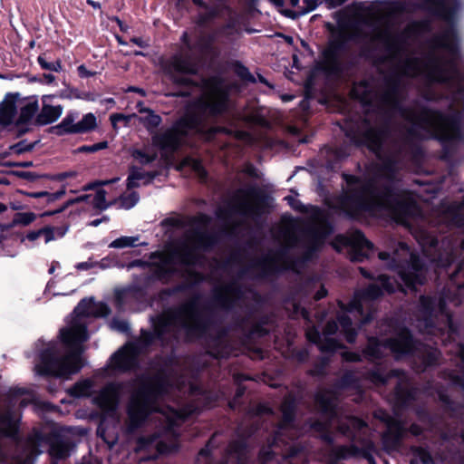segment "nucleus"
I'll return each mask as SVG.
<instances>
[{
    "mask_svg": "<svg viewBox=\"0 0 464 464\" xmlns=\"http://www.w3.org/2000/svg\"><path fill=\"white\" fill-rule=\"evenodd\" d=\"M132 43H134L135 44L140 46V47H146L148 46L149 44L144 42L141 38H136V37H133L131 38L130 40Z\"/></svg>",
    "mask_w": 464,
    "mask_h": 464,
    "instance_id": "obj_58",
    "label": "nucleus"
},
{
    "mask_svg": "<svg viewBox=\"0 0 464 464\" xmlns=\"http://www.w3.org/2000/svg\"><path fill=\"white\" fill-rule=\"evenodd\" d=\"M185 169H190L198 177L204 179L206 177V171L200 161L190 157H187L181 160L177 166V169L179 171Z\"/></svg>",
    "mask_w": 464,
    "mask_h": 464,
    "instance_id": "obj_33",
    "label": "nucleus"
},
{
    "mask_svg": "<svg viewBox=\"0 0 464 464\" xmlns=\"http://www.w3.org/2000/svg\"><path fill=\"white\" fill-rule=\"evenodd\" d=\"M111 328L121 333L127 332L129 330V324L126 321L114 319L111 322Z\"/></svg>",
    "mask_w": 464,
    "mask_h": 464,
    "instance_id": "obj_48",
    "label": "nucleus"
},
{
    "mask_svg": "<svg viewBox=\"0 0 464 464\" xmlns=\"http://www.w3.org/2000/svg\"><path fill=\"white\" fill-rule=\"evenodd\" d=\"M72 450V445L60 438L53 439L49 443V452L53 459V464L66 458Z\"/></svg>",
    "mask_w": 464,
    "mask_h": 464,
    "instance_id": "obj_31",
    "label": "nucleus"
},
{
    "mask_svg": "<svg viewBox=\"0 0 464 464\" xmlns=\"http://www.w3.org/2000/svg\"><path fill=\"white\" fill-rule=\"evenodd\" d=\"M106 191L102 188H99L96 190L93 196L86 195L83 197L77 198L74 201L80 202L84 200H89L93 208L101 210L106 209L110 204L106 201Z\"/></svg>",
    "mask_w": 464,
    "mask_h": 464,
    "instance_id": "obj_32",
    "label": "nucleus"
},
{
    "mask_svg": "<svg viewBox=\"0 0 464 464\" xmlns=\"http://www.w3.org/2000/svg\"><path fill=\"white\" fill-rule=\"evenodd\" d=\"M343 178L346 190L335 207L347 216L357 217L362 212L374 216L385 213L400 222H405L408 217L420 212L417 204L409 197L399 198L390 190L380 193L372 181L350 175H343Z\"/></svg>",
    "mask_w": 464,
    "mask_h": 464,
    "instance_id": "obj_4",
    "label": "nucleus"
},
{
    "mask_svg": "<svg viewBox=\"0 0 464 464\" xmlns=\"http://www.w3.org/2000/svg\"><path fill=\"white\" fill-rule=\"evenodd\" d=\"M389 267L398 272L400 279L408 288H415L425 280L427 268L419 256L405 243H399L391 257Z\"/></svg>",
    "mask_w": 464,
    "mask_h": 464,
    "instance_id": "obj_11",
    "label": "nucleus"
},
{
    "mask_svg": "<svg viewBox=\"0 0 464 464\" xmlns=\"http://www.w3.org/2000/svg\"><path fill=\"white\" fill-rule=\"evenodd\" d=\"M358 454V450L353 447L342 446L332 450L331 464H334V460L344 459L355 457Z\"/></svg>",
    "mask_w": 464,
    "mask_h": 464,
    "instance_id": "obj_35",
    "label": "nucleus"
},
{
    "mask_svg": "<svg viewBox=\"0 0 464 464\" xmlns=\"http://www.w3.org/2000/svg\"><path fill=\"white\" fill-rule=\"evenodd\" d=\"M270 411H271V410L265 405H260L257 409L258 414H263V413H266V412H270Z\"/></svg>",
    "mask_w": 464,
    "mask_h": 464,
    "instance_id": "obj_62",
    "label": "nucleus"
},
{
    "mask_svg": "<svg viewBox=\"0 0 464 464\" xmlns=\"http://www.w3.org/2000/svg\"><path fill=\"white\" fill-rule=\"evenodd\" d=\"M379 283L381 286L375 283L372 284L365 290L357 292L346 307L342 305L343 314L338 316V323L334 321L329 322L323 334H320L314 327L308 328L306 331L307 339L316 343L322 352H334L341 348V344L332 337V335L337 332L339 328L338 324H340L341 334L344 335L347 342L353 343L357 333L355 329L352 327L350 317L345 314H358L362 316L363 310L371 307L372 302L382 295L383 291L392 293L397 288L401 287L400 283L391 280L385 276H379Z\"/></svg>",
    "mask_w": 464,
    "mask_h": 464,
    "instance_id": "obj_6",
    "label": "nucleus"
},
{
    "mask_svg": "<svg viewBox=\"0 0 464 464\" xmlns=\"http://www.w3.org/2000/svg\"><path fill=\"white\" fill-rule=\"evenodd\" d=\"M346 135L358 145H365L378 157L381 154V147L386 138L387 130L383 126L372 127L368 121H363L356 130H349Z\"/></svg>",
    "mask_w": 464,
    "mask_h": 464,
    "instance_id": "obj_16",
    "label": "nucleus"
},
{
    "mask_svg": "<svg viewBox=\"0 0 464 464\" xmlns=\"http://www.w3.org/2000/svg\"><path fill=\"white\" fill-rule=\"evenodd\" d=\"M78 117L77 111H69L56 126L58 132L61 134H80L90 132L97 128V118L93 113H86L80 121H77Z\"/></svg>",
    "mask_w": 464,
    "mask_h": 464,
    "instance_id": "obj_20",
    "label": "nucleus"
},
{
    "mask_svg": "<svg viewBox=\"0 0 464 464\" xmlns=\"http://www.w3.org/2000/svg\"><path fill=\"white\" fill-rule=\"evenodd\" d=\"M389 349L397 358H401L408 354H412L420 359L425 365H431L436 362L440 356V352L426 344L414 346L408 330H401L394 337L387 343H382L376 338L369 339L368 346L364 351V355L371 361L380 358L383 351Z\"/></svg>",
    "mask_w": 464,
    "mask_h": 464,
    "instance_id": "obj_10",
    "label": "nucleus"
},
{
    "mask_svg": "<svg viewBox=\"0 0 464 464\" xmlns=\"http://www.w3.org/2000/svg\"><path fill=\"white\" fill-rule=\"evenodd\" d=\"M54 95H44L42 97V110L36 117L39 124L45 125L56 121L63 113V108L61 105H52L51 100Z\"/></svg>",
    "mask_w": 464,
    "mask_h": 464,
    "instance_id": "obj_25",
    "label": "nucleus"
},
{
    "mask_svg": "<svg viewBox=\"0 0 464 464\" xmlns=\"http://www.w3.org/2000/svg\"><path fill=\"white\" fill-rule=\"evenodd\" d=\"M371 381L375 384H384L387 382V379L382 376L379 372H373L370 374Z\"/></svg>",
    "mask_w": 464,
    "mask_h": 464,
    "instance_id": "obj_50",
    "label": "nucleus"
},
{
    "mask_svg": "<svg viewBox=\"0 0 464 464\" xmlns=\"http://www.w3.org/2000/svg\"><path fill=\"white\" fill-rule=\"evenodd\" d=\"M64 194L65 190L61 189L54 193H50L48 191L27 192L26 196L34 198H42L45 204H49L61 198Z\"/></svg>",
    "mask_w": 464,
    "mask_h": 464,
    "instance_id": "obj_37",
    "label": "nucleus"
},
{
    "mask_svg": "<svg viewBox=\"0 0 464 464\" xmlns=\"http://www.w3.org/2000/svg\"><path fill=\"white\" fill-rule=\"evenodd\" d=\"M417 241L422 248L423 255L430 258L436 268H444L454 259L455 248L450 241L443 242L441 248H437V240L426 231H420L415 235Z\"/></svg>",
    "mask_w": 464,
    "mask_h": 464,
    "instance_id": "obj_14",
    "label": "nucleus"
},
{
    "mask_svg": "<svg viewBox=\"0 0 464 464\" xmlns=\"http://www.w3.org/2000/svg\"><path fill=\"white\" fill-rule=\"evenodd\" d=\"M352 95L363 103L372 102V96L369 92L368 86L363 82L353 85L352 89Z\"/></svg>",
    "mask_w": 464,
    "mask_h": 464,
    "instance_id": "obj_38",
    "label": "nucleus"
},
{
    "mask_svg": "<svg viewBox=\"0 0 464 464\" xmlns=\"http://www.w3.org/2000/svg\"><path fill=\"white\" fill-rule=\"evenodd\" d=\"M78 73L81 77H90L92 76L94 73L88 71L87 68L84 65H80L77 68Z\"/></svg>",
    "mask_w": 464,
    "mask_h": 464,
    "instance_id": "obj_55",
    "label": "nucleus"
},
{
    "mask_svg": "<svg viewBox=\"0 0 464 464\" xmlns=\"http://www.w3.org/2000/svg\"><path fill=\"white\" fill-rule=\"evenodd\" d=\"M212 245V239L206 233L188 234L184 241L171 251L157 253L151 256L150 271L158 278H165L178 270V266L201 265V255Z\"/></svg>",
    "mask_w": 464,
    "mask_h": 464,
    "instance_id": "obj_8",
    "label": "nucleus"
},
{
    "mask_svg": "<svg viewBox=\"0 0 464 464\" xmlns=\"http://www.w3.org/2000/svg\"><path fill=\"white\" fill-rule=\"evenodd\" d=\"M93 382L86 379L75 383L69 389V393L76 398L88 397L92 393Z\"/></svg>",
    "mask_w": 464,
    "mask_h": 464,
    "instance_id": "obj_34",
    "label": "nucleus"
},
{
    "mask_svg": "<svg viewBox=\"0 0 464 464\" xmlns=\"http://www.w3.org/2000/svg\"><path fill=\"white\" fill-rule=\"evenodd\" d=\"M365 429L366 424L362 420L354 417H347L338 424L339 431L351 437L353 440H360V433L364 432Z\"/></svg>",
    "mask_w": 464,
    "mask_h": 464,
    "instance_id": "obj_29",
    "label": "nucleus"
},
{
    "mask_svg": "<svg viewBox=\"0 0 464 464\" xmlns=\"http://www.w3.org/2000/svg\"><path fill=\"white\" fill-rule=\"evenodd\" d=\"M139 237H121L113 240L109 246L112 248H124L136 246Z\"/></svg>",
    "mask_w": 464,
    "mask_h": 464,
    "instance_id": "obj_40",
    "label": "nucleus"
},
{
    "mask_svg": "<svg viewBox=\"0 0 464 464\" xmlns=\"http://www.w3.org/2000/svg\"><path fill=\"white\" fill-rule=\"evenodd\" d=\"M334 248L338 251L341 247L350 248L351 259L361 262L368 257L372 251V245L360 231H353L349 236H338L334 243Z\"/></svg>",
    "mask_w": 464,
    "mask_h": 464,
    "instance_id": "obj_19",
    "label": "nucleus"
},
{
    "mask_svg": "<svg viewBox=\"0 0 464 464\" xmlns=\"http://www.w3.org/2000/svg\"><path fill=\"white\" fill-rule=\"evenodd\" d=\"M128 410V430L133 431L147 419L159 422L162 427L160 434L157 436L140 438L137 450L150 447L155 448L160 453L175 450L178 447V433L175 427L198 411L200 406L198 404L183 405L179 401H176L174 393L179 392L185 394L188 392L193 397L199 395L204 399H207L208 395L191 382L186 385L183 380L172 386L162 378H141L138 380Z\"/></svg>",
    "mask_w": 464,
    "mask_h": 464,
    "instance_id": "obj_1",
    "label": "nucleus"
},
{
    "mask_svg": "<svg viewBox=\"0 0 464 464\" xmlns=\"http://www.w3.org/2000/svg\"><path fill=\"white\" fill-rule=\"evenodd\" d=\"M208 3L212 7L199 15L198 23L200 24H206L215 17H227V24L223 28L225 35H240L242 31L248 34L256 32V30L248 28L245 24L244 16L232 11L224 0H208Z\"/></svg>",
    "mask_w": 464,
    "mask_h": 464,
    "instance_id": "obj_12",
    "label": "nucleus"
},
{
    "mask_svg": "<svg viewBox=\"0 0 464 464\" xmlns=\"http://www.w3.org/2000/svg\"><path fill=\"white\" fill-rule=\"evenodd\" d=\"M37 61H38V63L40 64V66L44 70H49V71H53V72H61L63 69L62 63L59 60L50 63V62H47L46 59L41 55L38 57Z\"/></svg>",
    "mask_w": 464,
    "mask_h": 464,
    "instance_id": "obj_44",
    "label": "nucleus"
},
{
    "mask_svg": "<svg viewBox=\"0 0 464 464\" xmlns=\"http://www.w3.org/2000/svg\"><path fill=\"white\" fill-rule=\"evenodd\" d=\"M38 110V102L33 99H23L16 93V112L19 114L16 118V124L22 125L28 123Z\"/></svg>",
    "mask_w": 464,
    "mask_h": 464,
    "instance_id": "obj_26",
    "label": "nucleus"
},
{
    "mask_svg": "<svg viewBox=\"0 0 464 464\" xmlns=\"http://www.w3.org/2000/svg\"><path fill=\"white\" fill-rule=\"evenodd\" d=\"M16 94H7L0 103V126L6 127L16 124Z\"/></svg>",
    "mask_w": 464,
    "mask_h": 464,
    "instance_id": "obj_27",
    "label": "nucleus"
},
{
    "mask_svg": "<svg viewBox=\"0 0 464 464\" xmlns=\"http://www.w3.org/2000/svg\"><path fill=\"white\" fill-rule=\"evenodd\" d=\"M19 415L12 410L0 414V435L14 437L18 429Z\"/></svg>",
    "mask_w": 464,
    "mask_h": 464,
    "instance_id": "obj_30",
    "label": "nucleus"
},
{
    "mask_svg": "<svg viewBox=\"0 0 464 464\" xmlns=\"http://www.w3.org/2000/svg\"><path fill=\"white\" fill-rule=\"evenodd\" d=\"M295 209L309 212L311 220L307 229L299 231L297 221L284 217L278 233V239L285 246H302L306 248L305 258L312 256V252L317 250L324 242L329 234V227L325 220L324 213L318 208L303 206L292 196L285 198Z\"/></svg>",
    "mask_w": 464,
    "mask_h": 464,
    "instance_id": "obj_7",
    "label": "nucleus"
},
{
    "mask_svg": "<svg viewBox=\"0 0 464 464\" xmlns=\"http://www.w3.org/2000/svg\"><path fill=\"white\" fill-rule=\"evenodd\" d=\"M66 233V229L62 227H44L38 230H33L28 232L23 238L22 242H29V246H33L36 244L37 240L44 238L45 244L55 240L56 238L63 237Z\"/></svg>",
    "mask_w": 464,
    "mask_h": 464,
    "instance_id": "obj_23",
    "label": "nucleus"
},
{
    "mask_svg": "<svg viewBox=\"0 0 464 464\" xmlns=\"http://www.w3.org/2000/svg\"><path fill=\"white\" fill-rule=\"evenodd\" d=\"M139 198V195L136 192H131L128 195L121 196L119 201L121 208L130 209L138 203Z\"/></svg>",
    "mask_w": 464,
    "mask_h": 464,
    "instance_id": "obj_43",
    "label": "nucleus"
},
{
    "mask_svg": "<svg viewBox=\"0 0 464 464\" xmlns=\"http://www.w3.org/2000/svg\"><path fill=\"white\" fill-rule=\"evenodd\" d=\"M294 401L290 399H285L281 406L283 419L274 439L275 447H279L280 443L288 444L287 440L292 442L289 445L288 452L285 454L287 458L296 456L301 450L300 446L294 442L295 437L298 436V430L294 424Z\"/></svg>",
    "mask_w": 464,
    "mask_h": 464,
    "instance_id": "obj_15",
    "label": "nucleus"
},
{
    "mask_svg": "<svg viewBox=\"0 0 464 464\" xmlns=\"http://www.w3.org/2000/svg\"><path fill=\"white\" fill-rule=\"evenodd\" d=\"M155 334L160 338L170 333L178 337L184 332L188 338L193 339L203 336L208 330V325L202 318L197 299H191L177 310H167L153 323Z\"/></svg>",
    "mask_w": 464,
    "mask_h": 464,
    "instance_id": "obj_9",
    "label": "nucleus"
},
{
    "mask_svg": "<svg viewBox=\"0 0 464 464\" xmlns=\"http://www.w3.org/2000/svg\"><path fill=\"white\" fill-rule=\"evenodd\" d=\"M456 352L459 354L460 360L464 361V347L459 343L456 344Z\"/></svg>",
    "mask_w": 464,
    "mask_h": 464,
    "instance_id": "obj_60",
    "label": "nucleus"
},
{
    "mask_svg": "<svg viewBox=\"0 0 464 464\" xmlns=\"http://www.w3.org/2000/svg\"><path fill=\"white\" fill-rule=\"evenodd\" d=\"M200 97L188 108L186 115L173 128L152 137L153 145L165 152L174 151L184 135L198 134L205 140H211L224 128H208L204 121L210 116L222 113L228 108L226 83L218 78L203 81L199 88Z\"/></svg>",
    "mask_w": 464,
    "mask_h": 464,
    "instance_id": "obj_3",
    "label": "nucleus"
},
{
    "mask_svg": "<svg viewBox=\"0 0 464 464\" xmlns=\"http://www.w3.org/2000/svg\"><path fill=\"white\" fill-rule=\"evenodd\" d=\"M137 354V346L134 343H128L111 356L110 367L122 372L130 370L136 364Z\"/></svg>",
    "mask_w": 464,
    "mask_h": 464,
    "instance_id": "obj_22",
    "label": "nucleus"
},
{
    "mask_svg": "<svg viewBox=\"0 0 464 464\" xmlns=\"http://www.w3.org/2000/svg\"><path fill=\"white\" fill-rule=\"evenodd\" d=\"M140 111L145 113V115L140 117V120L149 130H154L161 123L160 116L155 114L152 111L144 109Z\"/></svg>",
    "mask_w": 464,
    "mask_h": 464,
    "instance_id": "obj_36",
    "label": "nucleus"
},
{
    "mask_svg": "<svg viewBox=\"0 0 464 464\" xmlns=\"http://www.w3.org/2000/svg\"><path fill=\"white\" fill-rule=\"evenodd\" d=\"M232 210L244 217H256L261 213L262 203L253 188L239 189L231 202Z\"/></svg>",
    "mask_w": 464,
    "mask_h": 464,
    "instance_id": "obj_21",
    "label": "nucleus"
},
{
    "mask_svg": "<svg viewBox=\"0 0 464 464\" xmlns=\"http://www.w3.org/2000/svg\"><path fill=\"white\" fill-rule=\"evenodd\" d=\"M233 286H227L219 293L218 303L226 308L233 305L235 294Z\"/></svg>",
    "mask_w": 464,
    "mask_h": 464,
    "instance_id": "obj_39",
    "label": "nucleus"
},
{
    "mask_svg": "<svg viewBox=\"0 0 464 464\" xmlns=\"http://www.w3.org/2000/svg\"><path fill=\"white\" fill-rule=\"evenodd\" d=\"M403 9L411 11L415 7L428 9L434 15L450 23L460 8L459 0H405Z\"/></svg>",
    "mask_w": 464,
    "mask_h": 464,
    "instance_id": "obj_17",
    "label": "nucleus"
},
{
    "mask_svg": "<svg viewBox=\"0 0 464 464\" xmlns=\"http://www.w3.org/2000/svg\"><path fill=\"white\" fill-rule=\"evenodd\" d=\"M315 404L318 410L322 411L328 421L321 422L317 421L312 425V428L316 431L325 432L324 439L327 441H331V437L326 432L332 429L333 425L336 422V394L334 392L330 390H323L318 392L315 396Z\"/></svg>",
    "mask_w": 464,
    "mask_h": 464,
    "instance_id": "obj_18",
    "label": "nucleus"
},
{
    "mask_svg": "<svg viewBox=\"0 0 464 464\" xmlns=\"http://www.w3.org/2000/svg\"><path fill=\"white\" fill-rule=\"evenodd\" d=\"M110 119H111V121L113 127H115L119 121H128V117L123 114H112V115H111Z\"/></svg>",
    "mask_w": 464,
    "mask_h": 464,
    "instance_id": "obj_53",
    "label": "nucleus"
},
{
    "mask_svg": "<svg viewBox=\"0 0 464 464\" xmlns=\"http://www.w3.org/2000/svg\"><path fill=\"white\" fill-rule=\"evenodd\" d=\"M9 166H15V167H22V168H28L33 166L32 161H22V162H15V163H8Z\"/></svg>",
    "mask_w": 464,
    "mask_h": 464,
    "instance_id": "obj_57",
    "label": "nucleus"
},
{
    "mask_svg": "<svg viewBox=\"0 0 464 464\" xmlns=\"http://www.w3.org/2000/svg\"><path fill=\"white\" fill-rule=\"evenodd\" d=\"M450 381H451V382H452V383H454V384H459V385H462V383H461V380H460V378H459V376H457V375H451V374H450Z\"/></svg>",
    "mask_w": 464,
    "mask_h": 464,
    "instance_id": "obj_63",
    "label": "nucleus"
},
{
    "mask_svg": "<svg viewBox=\"0 0 464 464\" xmlns=\"http://www.w3.org/2000/svg\"><path fill=\"white\" fill-rule=\"evenodd\" d=\"M43 447V439L39 435L28 438L24 444V453L16 458V464H31L34 458L40 454Z\"/></svg>",
    "mask_w": 464,
    "mask_h": 464,
    "instance_id": "obj_28",
    "label": "nucleus"
},
{
    "mask_svg": "<svg viewBox=\"0 0 464 464\" xmlns=\"http://www.w3.org/2000/svg\"><path fill=\"white\" fill-rule=\"evenodd\" d=\"M44 79L46 83H53L55 80V77L54 75L51 74V73H44Z\"/></svg>",
    "mask_w": 464,
    "mask_h": 464,
    "instance_id": "obj_61",
    "label": "nucleus"
},
{
    "mask_svg": "<svg viewBox=\"0 0 464 464\" xmlns=\"http://www.w3.org/2000/svg\"><path fill=\"white\" fill-rule=\"evenodd\" d=\"M272 452L270 450H262L260 451V458L263 460V462H266V460L270 459Z\"/></svg>",
    "mask_w": 464,
    "mask_h": 464,
    "instance_id": "obj_56",
    "label": "nucleus"
},
{
    "mask_svg": "<svg viewBox=\"0 0 464 464\" xmlns=\"http://www.w3.org/2000/svg\"><path fill=\"white\" fill-rule=\"evenodd\" d=\"M75 267L78 270H89L91 268L96 267V264H94V261L89 260V261L78 263L75 266Z\"/></svg>",
    "mask_w": 464,
    "mask_h": 464,
    "instance_id": "obj_52",
    "label": "nucleus"
},
{
    "mask_svg": "<svg viewBox=\"0 0 464 464\" xmlns=\"http://www.w3.org/2000/svg\"><path fill=\"white\" fill-rule=\"evenodd\" d=\"M109 313L110 309L104 303L94 302L92 298L82 300L73 311L74 318L67 327L61 330L62 340L70 352L62 355L58 343H48L40 353L39 362L34 367L35 372L39 375L67 377L80 371L83 366L80 355L82 344L88 339L87 319L106 316Z\"/></svg>",
    "mask_w": 464,
    "mask_h": 464,
    "instance_id": "obj_2",
    "label": "nucleus"
},
{
    "mask_svg": "<svg viewBox=\"0 0 464 464\" xmlns=\"http://www.w3.org/2000/svg\"><path fill=\"white\" fill-rule=\"evenodd\" d=\"M144 178L143 174L140 171H132L128 178V188H135L139 186V181Z\"/></svg>",
    "mask_w": 464,
    "mask_h": 464,
    "instance_id": "obj_47",
    "label": "nucleus"
},
{
    "mask_svg": "<svg viewBox=\"0 0 464 464\" xmlns=\"http://www.w3.org/2000/svg\"><path fill=\"white\" fill-rule=\"evenodd\" d=\"M464 250V242L461 246ZM464 300V261L450 276L447 290L439 297L421 296L413 324L423 334L440 336L443 343L454 341L456 329L448 304L459 305Z\"/></svg>",
    "mask_w": 464,
    "mask_h": 464,
    "instance_id": "obj_5",
    "label": "nucleus"
},
{
    "mask_svg": "<svg viewBox=\"0 0 464 464\" xmlns=\"http://www.w3.org/2000/svg\"><path fill=\"white\" fill-rule=\"evenodd\" d=\"M55 96L62 98V99H73V98L82 99V96L80 95L77 91L72 90V89L61 91Z\"/></svg>",
    "mask_w": 464,
    "mask_h": 464,
    "instance_id": "obj_49",
    "label": "nucleus"
},
{
    "mask_svg": "<svg viewBox=\"0 0 464 464\" xmlns=\"http://www.w3.org/2000/svg\"><path fill=\"white\" fill-rule=\"evenodd\" d=\"M119 392L115 384H108L93 399L94 403L102 411H113L118 404Z\"/></svg>",
    "mask_w": 464,
    "mask_h": 464,
    "instance_id": "obj_24",
    "label": "nucleus"
},
{
    "mask_svg": "<svg viewBox=\"0 0 464 464\" xmlns=\"http://www.w3.org/2000/svg\"><path fill=\"white\" fill-rule=\"evenodd\" d=\"M182 41L185 47L171 58L167 71L176 84L189 85L190 76L198 72V63L192 54L186 33L182 36Z\"/></svg>",
    "mask_w": 464,
    "mask_h": 464,
    "instance_id": "obj_13",
    "label": "nucleus"
},
{
    "mask_svg": "<svg viewBox=\"0 0 464 464\" xmlns=\"http://www.w3.org/2000/svg\"><path fill=\"white\" fill-rule=\"evenodd\" d=\"M36 218V215L33 212H19L14 217V223L16 225L27 226L34 222Z\"/></svg>",
    "mask_w": 464,
    "mask_h": 464,
    "instance_id": "obj_42",
    "label": "nucleus"
},
{
    "mask_svg": "<svg viewBox=\"0 0 464 464\" xmlns=\"http://www.w3.org/2000/svg\"><path fill=\"white\" fill-rule=\"evenodd\" d=\"M342 356L346 361L355 362L360 360V356L358 354L350 352H343Z\"/></svg>",
    "mask_w": 464,
    "mask_h": 464,
    "instance_id": "obj_54",
    "label": "nucleus"
},
{
    "mask_svg": "<svg viewBox=\"0 0 464 464\" xmlns=\"http://www.w3.org/2000/svg\"><path fill=\"white\" fill-rule=\"evenodd\" d=\"M94 264H96V266L101 269H107L113 266V262L107 257L102 258L100 261H95Z\"/></svg>",
    "mask_w": 464,
    "mask_h": 464,
    "instance_id": "obj_51",
    "label": "nucleus"
},
{
    "mask_svg": "<svg viewBox=\"0 0 464 464\" xmlns=\"http://www.w3.org/2000/svg\"><path fill=\"white\" fill-rule=\"evenodd\" d=\"M34 148L32 144H26L24 141L18 142L9 147L8 150L3 155L4 157L11 155H20L26 151L31 150Z\"/></svg>",
    "mask_w": 464,
    "mask_h": 464,
    "instance_id": "obj_41",
    "label": "nucleus"
},
{
    "mask_svg": "<svg viewBox=\"0 0 464 464\" xmlns=\"http://www.w3.org/2000/svg\"><path fill=\"white\" fill-rule=\"evenodd\" d=\"M133 157L141 164H148L156 159L155 154H150L139 150L133 152Z\"/></svg>",
    "mask_w": 464,
    "mask_h": 464,
    "instance_id": "obj_45",
    "label": "nucleus"
},
{
    "mask_svg": "<svg viewBox=\"0 0 464 464\" xmlns=\"http://www.w3.org/2000/svg\"><path fill=\"white\" fill-rule=\"evenodd\" d=\"M325 1L329 5L330 7H335V6L341 5L346 0H325Z\"/></svg>",
    "mask_w": 464,
    "mask_h": 464,
    "instance_id": "obj_59",
    "label": "nucleus"
},
{
    "mask_svg": "<svg viewBox=\"0 0 464 464\" xmlns=\"http://www.w3.org/2000/svg\"><path fill=\"white\" fill-rule=\"evenodd\" d=\"M108 147V142L107 141H102V142H98L96 144H93V145H84V146H82L78 149V150L80 152H88V153H93V152H96L98 150H104Z\"/></svg>",
    "mask_w": 464,
    "mask_h": 464,
    "instance_id": "obj_46",
    "label": "nucleus"
},
{
    "mask_svg": "<svg viewBox=\"0 0 464 464\" xmlns=\"http://www.w3.org/2000/svg\"><path fill=\"white\" fill-rule=\"evenodd\" d=\"M108 220V218L107 217H103L101 219H94L91 222V225L92 227H98L102 221H107Z\"/></svg>",
    "mask_w": 464,
    "mask_h": 464,
    "instance_id": "obj_64",
    "label": "nucleus"
}]
</instances>
